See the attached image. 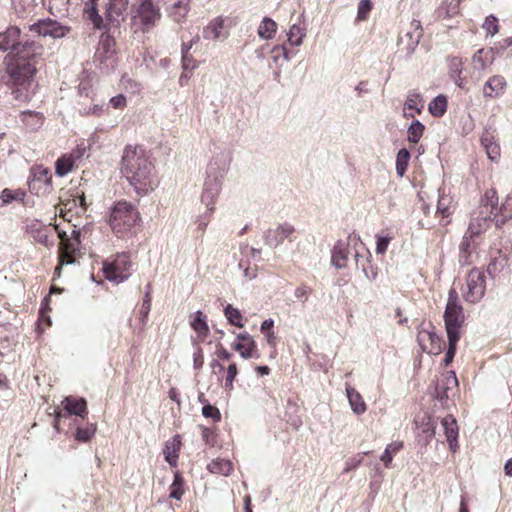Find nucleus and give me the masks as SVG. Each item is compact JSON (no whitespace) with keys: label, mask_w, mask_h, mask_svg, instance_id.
I'll return each mask as SVG.
<instances>
[{"label":"nucleus","mask_w":512,"mask_h":512,"mask_svg":"<svg viewBox=\"0 0 512 512\" xmlns=\"http://www.w3.org/2000/svg\"><path fill=\"white\" fill-rule=\"evenodd\" d=\"M21 29L8 26L0 32V52H8L5 57L6 71L16 85L29 83L37 73V66L45 60L44 46L34 40L21 41Z\"/></svg>","instance_id":"nucleus-1"},{"label":"nucleus","mask_w":512,"mask_h":512,"mask_svg":"<svg viewBox=\"0 0 512 512\" xmlns=\"http://www.w3.org/2000/svg\"><path fill=\"white\" fill-rule=\"evenodd\" d=\"M121 172L139 195L148 194L158 185L154 163L148 152L140 146L125 147Z\"/></svg>","instance_id":"nucleus-2"},{"label":"nucleus","mask_w":512,"mask_h":512,"mask_svg":"<svg viewBox=\"0 0 512 512\" xmlns=\"http://www.w3.org/2000/svg\"><path fill=\"white\" fill-rule=\"evenodd\" d=\"M349 256L354 258L356 268L360 267V258L365 257V261L369 264V258L372 257L364 243L356 236H349L347 241L340 240L334 245L331 263L337 269L346 268Z\"/></svg>","instance_id":"nucleus-3"},{"label":"nucleus","mask_w":512,"mask_h":512,"mask_svg":"<svg viewBox=\"0 0 512 512\" xmlns=\"http://www.w3.org/2000/svg\"><path fill=\"white\" fill-rule=\"evenodd\" d=\"M498 204V196L495 189H489L481 198L478 211L472 214L467 231L470 235L478 236L486 231L490 223L494 221V210Z\"/></svg>","instance_id":"nucleus-4"},{"label":"nucleus","mask_w":512,"mask_h":512,"mask_svg":"<svg viewBox=\"0 0 512 512\" xmlns=\"http://www.w3.org/2000/svg\"><path fill=\"white\" fill-rule=\"evenodd\" d=\"M140 221V214L128 202H118L112 209L109 224L119 238L126 237Z\"/></svg>","instance_id":"nucleus-5"},{"label":"nucleus","mask_w":512,"mask_h":512,"mask_svg":"<svg viewBox=\"0 0 512 512\" xmlns=\"http://www.w3.org/2000/svg\"><path fill=\"white\" fill-rule=\"evenodd\" d=\"M443 317L447 336L460 337V328L464 324L465 316L458 293L454 288L448 292V301Z\"/></svg>","instance_id":"nucleus-6"},{"label":"nucleus","mask_w":512,"mask_h":512,"mask_svg":"<svg viewBox=\"0 0 512 512\" xmlns=\"http://www.w3.org/2000/svg\"><path fill=\"white\" fill-rule=\"evenodd\" d=\"M58 236L60 238L59 247V261L60 265H70L75 262V254L80 249L81 244V231L76 229V226L72 229L70 235L65 231L58 230Z\"/></svg>","instance_id":"nucleus-7"},{"label":"nucleus","mask_w":512,"mask_h":512,"mask_svg":"<svg viewBox=\"0 0 512 512\" xmlns=\"http://www.w3.org/2000/svg\"><path fill=\"white\" fill-rule=\"evenodd\" d=\"M132 263L127 253H120L110 262H104L103 272L107 280L122 283L128 279L131 273Z\"/></svg>","instance_id":"nucleus-8"},{"label":"nucleus","mask_w":512,"mask_h":512,"mask_svg":"<svg viewBox=\"0 0 512 512\" xmlns=\"http://www.w3.org/2000/svg\"><path fill=\"white\" fill-rule=\"evenodd\" d=\"M29 31L41 37H51L53 39H61L71 32V27L63 25L55 19L44 18L29 25Z\"/></svg>","instance_id":"nucleus-9"},{"label":"nucleus","mask_w":512,"mask_h":512,"mask_svg":"<svg viewBox=\"0 0 512 512\" xmlns=\"http://www.w3.org/2000/svg\"><path fill=\"white\" fill-rule=\"evenodd\" d=\"M467 290L464 292L463 297L465 301L475 304L485 295L486 282L483 272L478 268L470 270L467 276Z\"/></svg>","instance_id":"nucleus-10"},{"label":"nucleus","mask_w":512,"mask_h":512,"mask_svg":"<svg viewBox=\"0 0 512 512\" xmlns=\"http://www.w3.org/2000/svg\"><path fill=\"white\" fill-rule=\"evenodd\" d=\"M232 157L228 151H219L213 155L206 169V178L210 180H218L223 183V179L227 174Z\"/></svg>","instance_id":"nucleus-11"},{"label":"nucleus","mask_w":512,"mask_h":512,"mask_svg":"<svg viewBox=\"0 0 512 512\" xmlns=\"http://www.w3.org/2000/svg\"><path fill=\"white\" fill-rule=\"evenodd\" d=\"M129 0H107L105 5V24L119 28L128 15Z\"/></svg>","instance_id":"nucleus-12"},{"label":"nucleus","mask_w":512,"mask_h":512,"mask_svg":"<svg viewBox=\"0 0 512 512\" xmlns=\"http://www.w3.org/2000/svg\"><path fill=\"white\" fill-rule=\"evenodd\" d=\"M417 342L423 352L438 355L442 351L443 340L434 331V327L419 328Z\"/></svg>","instance_id":"nucleus-13"},{"label":"nucleus","mask_w":512,"mask_h":512,"mask_svg":"<svg viewBox=\"0 0 512 512\" xmlns=\"http://www.w3.org/2000/svg\"><path fill=\"white\" fill-rule=\"evenodd\" d=\"M28 185L32 193L39 194L41 191L45 192L51 186L50 171L43 166L32 168Z\"/></svg>","instance_id":"nucleus-14"},{"label":"nucleus","mask_w":512,"mask_h":512,"mask_svg":"<svg viewBox=\"0 0 512 512\" xmlns=\"http://www.w3.org/2000/svg\"><path fill=\"white\" fill-rule=\"evenodd\" d=\"M294 232L295 228L293 225L289 223H283L276 229H268L264 233V242L269 247L276 248L282 244L285 239H288Z\"/></svg>","instance_id":"nucleus-15"},{"label":"nucleus","mask_w":512,"mask_h":512,"mask_svg":"<svg viewBox=\"0 0 512 512\" xmlns=\"http://www.w3.org/2000/svg\"><path fill=\"white\" fill-rule=\"evenodd\" d=\"M458 380L454 371L447 372L443 378L437 382L435 387L436 399L445 406L450 398V391L457 388Z\"/></svg>","instance_id":"nucleus-16"},{"label":"nucleus","mask_w":512,"mask_h":512,"mask_svg":"<svg viewBox=\"0 0 512 512\" xmlns=\"http://www.w3.org/2000/svg\"><path fill=\"white\" fill-rule=\"evenodd\" d=\"M423 35V29L419 20L413 19L410 22L409 28L406 31L404 37H401L400 42H406V56L410 57L416 47L418 46L420 39Z\"/></svg>","instance_id":"nucleus-17"},{"label":"nucleus","mask_w":512,"mask_h":512,"mask_svg":"<svg viewBox=\"0 0 512 512\" xmlns=\"http://www.w3.org/2000/svg\"><path fill=\"white\" fill-rule=\"evenodd\" d=\"M138 16L146 29L153 27L160 19V10L153 4V0H140Z\"/></svg>","instance_id":"nucleus-18"},{"label":"nucleus","mask_w":512,"mask_h":512,"mask_svg":"<svg viewBox=\"0 0 512 512\" xmlns=\"http://www.w3.org/2000/svg\"><path fill=\"white\" fill-rule=\"evenodd\" d=\"M222 190V183L218 180L205 179L203 191L201 194V203L210 211L215 210L217 198Z\"/></svg>","instance_id":"nucleus-19"},{"label":"nucleus","mask_w":512,"mask_h":512,"mask_svg":"<svg viewBox=\"0 0 512 512\" xmlns=\"http://www.w3.org/2000/svg\"><path fill=\"white\" fill-rule=\"evenodd\" d=\"M509 254L505 250L493 249L490 252V261L487 265V273L491 278H496L508 266Z\"/></svg>","instance_id":"nucleus-20"},{"label":"nucleus","mask_w":512,"mask_h":512,"mask_svg":"<svg viewBox=\"0 0 512 512\" xmlns=\"http://www.w3.org/2000/svg\"><path fill=\"white\" fill-rule=\"evenodd\" d=\"M99 0L84 1V18L89 21L94 29L102 30L106 28L103 17L99 14L97 5Z\"/></svg>","instance_id":"nucleus-21"},{"label":"nucleus","mask_w":512,"mask_h":512,"mask_svg":"<svg viewBox=\"0 0 512 512\" xmlns=\"http://www.w3.org/2000/svg\"><path fill=\"white\" fill-rule=\"evenodd\" d=\"M169 16L175 22H181L189 12L190 0H165Z\"/></svg>","instance_id":"nucleus-22"},{"label":"nucleus","mask_w":512,"mask_h":512,"mask_svg":"<svg viewBox=\"0 0 512 512\" xmlns=\"http://www.w3.org/2000/svg\"><path fill=\"white\" fill-rule=\"evenodd\" d=\"M441 426L450 449L454 451L458 446V425L456 419L452 415H447L441 420Z\"/></svg>","instance_id":"nucleus-23"},{"label":"nucleus","mask_w":512,"mask_h":512,"mask_svg":"<svg viewBox=\"0 0 512 512\" xmlns=\"http://www.w3.org/2000/svg\"><path fill=\"white\" fill-rule=\"evenodd\" d=\"M64 410L69 415L84 418L87 415V402L84 398L68 396L62 401Z\"/></svg>","instance_id":"nucleus-24"},{"label":"nucleus","mask_w":512,"mask_h":512,"mask_svg":"<svg viewBox=\"0 0 512 512\" xmlns=\"http://www.w3.org/2000/svg\"><path fill=\"white\" fill-rule=\"evenodd\" d=\"M510 219H512V194L507 195L501 206L497 205L494 210V222L498 228Z\"/></svg>","instance_id":"nucleus-25"},{"label":"nucleus","mask_w":512,"mask_h":512,"mask_svg":"<svg viewBox=\"0 0 512 512\" xmlns=\"http://www.w3.org/2000/svg\"><path fill=\"white\" fill-rule=\"evenodd\" d=\"M506 87V81L504 77L500 75L492 76L484 84L483 95L484 97L495 98L500 96Z\"/></svg>","instance_id":"nucleus-26"},{"label":"nucleus","mask_w":512,"mask_h":512,"mask_svg":"<svg viewBox=\"0 0 512 512\" xmlns=\"http://www.w3.org/2000/svg\"><path fill=\"white\" fill-rule=\"evenodd\" d=\"M346 395L351 407V410L356 415H362L367 410V405L364 402L361 394L352 386L346 385Z\"/></svg>","instance_id":"nucleus-27"},{"label":"nucleus","mask_w":512,"mask_h":512,"mask_svg":"<svg viewBox=\"0 0 512 512\" xmlns=\"http://www.w3.org/2000/svg\"><path fill=\"white\" fill-rule=\"evenodd\" d=\"M424 108V101L421 94L410 92L404 104V115L406 117H414L415 113L420 114Z\"/></svg>","instance_id":"nucleus-28"},{"label":"nucleus","mask_w":512,"mask_h":512,"mask_svg":"<svg viewBox=\"0 0 512 512\" xmlns=\"http://www.w3.org/2000/svg\"><path fill=\"white\" fill-rule=\"evenodd\" d=\"M224 30V21L221 18H216L212 20L207 27L203 30V37L207 40H217L220 38H225Z\"/></svg>","instance_id":"nucleus-29"},{"label":"nucleus","mask_w":512,"mask_h":512,"mask_svg":"<svg viewBox=\"0 0 512 512\" xmlns=\"http://www.w3.org/2000/svg\"><path fill=\"white\" fill-rule=\"evenodd\" d=\"M475 235H470L468 231L464 234L462 241L459 245V257L460 262L463 264L470 263V256L473 250V239Z\"/></svg>","instance_id":"nucleus-30"},{"label":"nucleus","mask_w":512,"mask_h":512,"mask_svg":"<svg viewBox=\"0 0 512 512\" xmlns=\"http://www.w3.org/2000/svg\"><path fill=\"white\" fill-rule=\"evenodd\" d=\"M207 468L211 473L228 476L233 470V465L230 460L216 458L208 464Z\"/></svg>","instance_id":"nucleus-31"},{"label":"nucleus","mask_w":512,"mask_h":512,"mask_svg":"<svg viewBox=\"0 0 512 512\" xmlns=\"http://www.w3.org/2000/svg\"><path fill=\"white\" fill-rule=\"evenodd\" d=\"M233 348L240 354L244 359L259 358L257 353V345L254 339L244 343H233Z\"/></svg>","instance_id":"nucleus-32"},{"label":"nucleus","mask_w":512,"mask_h":512,"mask_svg":"<svg viewBox=\"0 0 512 512\" xmlns=\"http://www.w3.org/2000/svg\"><path fill=\"white\" fill-rule=\"evenodd\" d=\"M481 144L484 147L487 156L491 161H496L500 157V147L494 141L493 136L491 134H483L481 137Z\"/></svg>","instance_id":"nucleus-33"},{"label":"nucleus","mask_w":512,"mask_h":512,"mask_svg":"<svg viewBox=\"0 0 512 512\" xmlns=\"http://www.w3.org/2000/svg\"><path fill=\"white\" fill-rule=\"evenodd\" d=\"M79 157H80V154L78 153L76 155L75 152L69 156L64 155V156L60 157L55 163L56 174L60 177L67 175L72 170V168L74 166L75 158H79Z\"/></svg>","instance_id":"nucleus-34"},{"label":"nucleus","mask_w":512,"mask_h":512,"mask_svg":"<svg viewBox=\"0 0 512 512\" xmlns=\"http://www.w3.org/2000/svg\"><path fill=\"white\" fill-rule=\"evenodd\" d=\"M191 327L200 338H205L210 331L207 324L206 315H204L200 310L195 312L194 318L191 322Z\"/></svg>","instance_id":"nucleus-35"},{"label":"nucleus","mask_w":512,"mask_h":512,"mask_svg":"<svg viewBox=\"0 0 512 512\" xmlns=\"http://www.w3.org/2000/svg\"><path fill=\"white\" fill-rule=\"evenodd\" d=\"M115 40L108 34H102L99 42V46L96 52V57L101 58L102 53L105 54V58H109L114 53Z\"/></svg>","instance_id":"nucleus-36"},{"label":"nucleus","mask_w":512,"mask_h":512,"mask_svg":"<svg viewBox=\"0 0 512 512\" xmlns=\"http://www.w3.org/2000/svg\"><path fill=\"white\" fill-rule=\"evenodd\" d=\"M447 103L446 96L438 95L430 101L428 110L432 116L441 117L447 110Z\"/></svg>","instance_id":"nucleus-37"},{"label":"nucleus","mask_w":512,"mask_h":512,"mask_svg":"<svg viewBox=\"0 0 512 512\" xmlns=\"http://www.w3.org/2000/svg\"><path fill=\"white\" fill-rule=\"evenodd\" d=\"M276 30V22L271 18L264 17L258 28V35L262 39L269 40L274 37Z\"/></svg>","instance_id":"nucleus-38"},{"label":"nucleus","mask_w":512,"mask_h":512,"mask_svg":"<svg viewBox=\"0 0 512 512\" xmlns=\"http://www.w3.org/2000/svg\"><path fill=\"white\" fill-rule=\"evenodd\" d=\"M452 199L445 194L444 190L438 189V202H437V213L443 217H448L452 214L451 210Z\"/></svg>","instance_id":"nucleus-39"},{"label":"nucleus","mask_w":512,"mask_h":512,"mask_svg":"<svg viewBox=\"0 0 512 512\" xmlns=\"http://www.w3.org/2000/svg\"><path fill=\"white\" fill-rule=\"evenodd\" d=\"M409 160L410 152L406 148L400 149L396 156V174L399 177H403L405 175Z\"/></svg>","instance_id":"nucleus-40"},{"label":"nucleus","mask_w":512,"mask_h":512,"mask_svg":"<svg viewBox=\"0 0 512 512\" xmlns=\"http://www.w3.org/2000/svg\"><path fill=\"white\" fill-rule=\"evenodd\" d=\"M273 326L274 320L271 318L264 320L260 326L261 332L264 334L268 345L271 347H275L277 343V337L272 330Z\"/></svg>","instance_id":"nucleus-41"},{"label":"nucleus","mask_w":512,"mask_h":512,"mask_svg":"<svg viewBox=\"0 0 512 512\" xmlns=\"http://www.w3.org/2000/svg\"><path fill=\"white\" fill-rule=\"evenodd\" d=\"M425 127L419 120H414L408 128V141L412 144H416L421 139L424 133Z\"/></svg>","instance_id":"nucleus-42"},{"label":"nucleus","mask_w":512,"mask_h":512,"mask_svg":"<svg viewBox=\"0 0 512 512\" xmlns=\"http://www.w3.org/2000/svg\"><path fill=\"white\" fill-rule=\"evenodd\" d=\"M21 120L25 125L33 129L40 127L43 123L41 114L30 110L21 112Z\"/></svg>","instance_id":"nucleus-43"},{"label":"nucleus","mask_w":512,"mask_h":512,"mask_svg":"<svg viewBox=\"0 0 512 512\" xmlns=\"http://www.w3.org/2000/svg\"><path fill=\"white\" fill-rule=\"evenodd\" d=\"M224 315L227 318V321L234 326L237 327H243L244 324L242 323V314L237 308H234L231 304H228L224 308Z\"/></svg>","instance_id":"nucleus-44"},{"label":"nucleus","mask_w":512,"mask_h":512,"mask_svg":"<svg viewBox=\"0 0 512 512\" xmlns=\"http://www.w3.org/2000/svg\"><path fill=\"white\" fill-rule=\"evenodd\" d=\"M270 53L272 54V61L278 69L284 62L289 61L288 52L284 46L276 45L270 50Z\"/></svg>","instance_id":"nucleus-45"},{"label":"nucleus","mask_w":512,"mask_h":512,"mask_svg":"<svg viewBox=\"0 0 512 512\" xmlns=\"http://www.w3.org/2000/svg\"><path fill=\"white\" fill-rule=\"evenodd\" d=\"M184 494L183 490V479L181 475L176 472L174 474V480L170 486L169 497L175 500H180Z\"/></svg>","instance_id":"nucleus-46"},{"label":"nucleus","mask_w":512,"mask_h":512,"mask_svg":"<svg viewBox=\"0 0 512 512\" xmlns=\"http://www.w3.org/2000/svg\"><path fill=\"white\" fill-rule=\"evenodd\" d=\"M304 35V30L296 24L292 25L287 33L288 41L292 46H300Z\"/></svg>","instance_id":"nucleus-47"},{"label":"nucleus","mask_w":512,"mask_h":512,"mask_svg":"<svg viewBox=\"0 0 512 512\" xmlns=\"http://www.w3.org/2000/svg\"><path fill=\"white\" fill-rule=\"evenodd\" d=\"M178 438V435L174 437V441H177V446L173 444V454L171 453V447L169 443L165 445V448L163 450L165 460L171 466H175L177 464L178 454L176 453V450H178L180 446V440H178Z\"/></svg>","instance_id":"nucleus-48"},{"label":"nucleus","mask_w":512,"mask_h":512,"mask_svg":"<svg viewBox=\"0 0 512 512\" xmlns=\"http://www.w3.org/2000/svg\"><path fill=\"white\" fill-rule=\"evenodd\" d=\"M96 432V425L89 424L84 428H78L75 434V438L79 442H88Z\"/></svg>","instance_id":"nucleus-49"},{"label":"nucleus","mask_w":512,"mask_h":512,"mask_svg":"<svg viewBox=\"0 0 512 512\" xmlns=\"http://www.w3.org/2000/svg\"><path fill=\"white\" fill-rule=\"evenodd\" d=\"M150 284L147 285V291L143 298V302L140 308V321L145 324L151 310V295H150Z\"/></svg>","instance_id":"nucleus-50"},{"label":"nucleus","mask_w":512,"mask_h":512,"mask_svg":"<svg viewBox=\"0 0 512 512\" xmlns=\"http://www.w3.org/2000/svg\"><path fill=\"white\" fill-rule=\"evenodd\" d=\"M358 269H361L363 274L368 280L374 281L377 278L378 272L377 267H374L371 264V257L369 258V264L365 261L364 258H360V267Z\"/></svg>","instance_id":"nucleus-51"},{"label":"nucleus","mask_w":512,"mask_h":512,"mask_svg":"<svg viewBox=\"0 0 512 512\" xmlns=\"http://www.w3.org/2000/svg\"><path fill=\"white\" fill-rule=\"evenodd\" d=\"M447 338H448V349H447V351L445 353V357H444V363L446 366H448L453 361V358L456 353L457 343H458L460 337L447 336Z\"/></svg>","instance_id":"nucleus-52"},{"label":"nucleus","mask_w":512,"mask_h":512,"mask_svg":"<svg viewBox=\"0 0 512 512\" xmlns=\"http://www.w3.org/2000/svg\"><path fill=\"white\" fill-rule=\"evenodd\" d=\"M482 27L488 35L494 36L499 31L497 17H495L494 15L487 16Z\"/></svg>","instance_id":"nucleus-53"},{"label":"nucleus","mask_w":512,"mask_h":512,"mask_svg":"<svg viewBox=\"0 0 512 512\" xmlns=\"http://www.w3.org/2000/svg\"><path fill=\"white\" fill-rule=\"evenodd\" d=\"M372 9L371 0H360L357 9V20L363 21L368 17L369 12Z\"/></svg>","instance_id":"nucleus-54"},{"label":"nucleus","mask_w":512,"mask_h":512,"mask_svg":"<svg viewBox=\"0 0 512 512\" xmlns=\"http://www.w3.org/2000/svg\"><path fill=\"white\" fill-rule=\"evenodd\" d=\"M202 415L206 418H212L214 422H219L221 420V413L219 409L210 404H205L202 407Z\"/></svg>","instance_id":"nucleus-55"},{"label":"nucleus","mask_w":512,"mask_h":512,"mask_svg":"<svg viewBox=\"0 0 512 512\" xmlns=\"http://www.w3.org/2000/svg\"><path fill=\"white\" fill-rule=\"evenodd\" d=\"M238 374L237 365L236 363L229 364L227 368V374L225 378V389L232 390L233 389V382Z\"/></svg>","instance_id":"nucleus-56"},{"label":"nucleus","mask_w":512,"mask_h":512,"mask_svg":"<svg viewBox=\"0 0 512 512\" xmlns=\"http://www.w3.org/2000/svg\"><path fill=\"white\" fill-rule=\"evenodd\" d=\"M214 211H210L209 209H206V211L202 214H200L196 220V224H197V230L198 231H201V232H204L205 229L207 228L208 224H209V221H210V218L212 216Z\"/></svg>","instance_id":"nucleus-57"},{"label":"nucleus","mask_w":512,"mask_h":512,"mask_svg":"<svg viewBox=\"0 0 512 512\" xmlns=\"http://www.w3.org/2000/svg\"><path fill=\"white\" fill-rule=\"evenodd\" d=\"M311 292L312 290L310 287H308L306 284H302L295 289L294 295L297 299L305 303L308 300V297L311 294Z\"/></svg>","instance_id":"nucleus-58"},{"label":"nucleus","mask_w":512,"mask_h":512,"mask_svg":"<svg viewBox=\"0 0 512 512\" xmlns=\"http://www.w3.org/2000/svg\"><path fill=\"white\" fill-rule=\"evenodd\" d=\"M363 460V456L358 454L346 460L345 468L343 470L344 473H348L353 469L357 468Z\"/></svg>","instance_id":"nucleus-59"},{"label":"nucleus","mask_w":512,"mask_h":512,"mask_svg":"<svg viewBox=\"0 0 512 512\" xmlns=\"http://www.w3.org/2000/svg\"><path fill=\"white\" fill-rule=\"evenodd\" d=\"M449 68L451 75H457L459 77L462 73L461 59L457 57L452 58L449 63Z\"/></svg>","instance_id":"nucleus-60"},{"label":"nucleus","mask_w":512,"mask_h":512,"mask_svg":"<svg viewBox=\"0 0 512 512\" xmlns=\"http://www.w3.org/2000/svg\"><path fill=\"white\" fill-rule=\"evenodd\" d=\"M196 67L197 63L190 54L182 55V68L184 71H193Z\"/></svg>","instance_id":"nucleus-61"},{"label":"nucleus","mask_w":512,"mask_h":512,"mask_svg":"<svg viewBox=\"0 0 512 512\" xmlns=\"http://www.w3.org/2000/svg\"><path fill=\"white\" fill-rule=\"evenodd\" d=\"M204 364V355L202 349L197 346L195 352L193 353V366L195 369H201Z\"/></svg>","instance_id":"nucleus-62"},{"label":"nucleus","mask_w":512,"mask_h":512,"mask_svg":"<svg viewBox=\"0 0 512 512\" xmlns=\"http://www.w3.org/2000/svg\"><path fill=\"white\" fill-rule=\"evenodd\" d=\"M391 238L389 237H377L376 242V252L378 254H383L386 252L388 245L390 243Z\"/></svg>","instance_id":"nucleus-63"},{"label":"nucleus","mask_w":512,"mask_h":512,"mask_svg":"<svg viewBox=\"0 0 512 512\" xmlns=\"http://www.w3.org/2000/svg\"><path fill=\"white\" fill-rule=\"evenodd\" d=\"M109 103L113 108L123 109L126 106V97L122 94H119L112 97Z\"/></svg>","instance_id":"nucleus-64"}]
</instances>
